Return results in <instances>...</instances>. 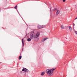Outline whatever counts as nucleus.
<instances>
[{
	"label": "nucleus",
	"instance_id": "obj_18",
	"mask_svg": "<svg viewBox=\"0 0 77 77\" xmlns=\"http://www.w3.org/2000/svg\"><path fill=\"white\" fill-rule=\"evenodd\" d=\"M63 2H65V1H66V0H63Z\"/></svg>",
	"mask_w": 77,
	"mask_h": 77
},
{
	"label": "nucleus",
	"instance_id": "obj_24",
	"mask_svg": "<svg viewBox=\"0 0 77 77\" xmlns=\"http://www.w3.org/2000/svg\"><path fill=\"white\" fill-rule=\"evenodd\" d=\"M17 12H18V14H20V13H19V12H18V11H17Z\"/></svg>",
	"mask_w": 77,
	"mask_h": 77
},
{
	"label": "nucleus",
	"instance_id": "obj_13",
	"mask_svg": "<svg viewBox=\"0 0 77 77\" xmlns=\"http://www.w3.org/2000/svg\"><path fill=\"white\" fill-rule=\"evenodd\" d=\"M21 57H22L21 56H20L19 57V60L21 59Z\"/></svg>",
	"mask_w": 77,
	"mask_h": 77
},
{
	"label": "nucleus",
	"instance_id": "obj_2",
	"mask_svg": "<svg viewBox=\"0 0 77 77\" xmlns=\"http://www.w3.org/2000/svg\"><path fill=\"white\" fill-rule=\"evenodd\" d=\"M47 71H48L47 72V73L49 75V76H52L53 75V74L52 73V72L51 71V70H49V69H47Z\"/></svg>",
	"mask_w": 77,
	"mask_h": 77
},
{
	"label": "nucleus",
	"instance_id": "obj_17",
	"mask_svg": "<svg viewBox=\"0 0 77 77\" xmlns=\"http://www.w3.org/2000/svg\"><path fill=\"white\" fill-rule=\"evenodd\" d=\"M54 10H55V11H57V8H55L54 9Z\"/></svg>",
	"mask_w": 77,
	"mask_h": 77
},
{
	"label": "nucleus",
	"instance_id": "obj_21",
	"mask_svg": "<svg viewBox=\"0 0 77 77\" xmlns=\"http://www.w3.org/2000/svg\"><path fill=\"white\" fill-rule=\"evenodd\" d=\"M55 11V10L54 9V10H53V11Z\"/></svg>",
	"mask_w": 77,
	"mask_h": 77
},
{
	"label": "nucleus",
	"instance_id": "obj_7",
	"mask_svg": "<svg viewBox=\"0 0 77 77\" xmlns=\"http://www.w3.org/2000/svg\"><path fill=\"white\" fill-rule=\"evenodd\" d=\"M59 13H60V11L59 10H57L56 12V15H57Z\"/></svg>",
	"mask_w": 77,
	"mask_h": 77
},
{
	"label": "nucleus",
	"instance_id": "obj_3",
	"mask_svg": "<svg viewBox=\"0 0 77 77\" xmlns=\"http://www.w3.org/2000/svg\"><path fill=\"white\" fill-rule=\"evenodd\" d=\"M36 35H35V34H31L30 35V37L32 39L34 40V39H35L36 37H35Z\"/></svg>",
	"mask_w": 77,
	"mask_h": 77
},
{
	"label": "nucleus",
	"instance_id": "obj_14",
	"mask_svg": "<svg viewBox=\"0 0 77 77\" xmlns=\"http://www.w3.org/2000/svg\"><path fill=\"white\" fill-rule=\"evenodd\" d=\"M56 69V68L55 69H50V70H51V71H54Z\"/></svg>",
	"mask_w": 77,
	"mask_h": 77
},
{
	"label": "nucleus",
	"instance_id": "obj_15",
	"mask_svg": "<svg viewBox=\"0 0 77 77\" xmlns=\"http://www.w3.org/2000/svg\"><path fill=\"white\" fill-rule=\"evenodd\" d=\"M73 29H74V26H75V24L74 23H73Z\"/></svg>",
	"mask_w": 77,
	"mask_h": 77
},
{
	"label": "nucleus",
	"instance_id": "obj_26",
	"mask_svg": "<svg viewBox=\"0 0 77 77\" xmlns=\"http://www.w3.org/2000/svg\"><path fill=\"white\" fill-rule=\"evenodd\" d=\"M21 18H22V19L23 20V18L22 17H21Z\"/></svg>",
	"mask_w": 77,
	"mask_h": 77
},
{
	"label": "nucleus",
	"instance_id": "obj_19",
	"mask_svg": "<svg viewBox=\"0 0 77 77\" xmlns=\"http://www.w3.org/2000/svg\"><path fill=\"white\" fill-rule=\"evenodd\" d=\"M50 12H51V8H50Z\"/></svg>",
	"mask_w": 77,
	"mask_h": 77
},
{
	"label": "nucleus",
	"instance_id": "obj_1",
	"mask_svg": "<svg viewBox=\"0 0 77 77\" xmlns=\"http://www.w3.org/2000/svg\"><path fill=\"white\" fill-rule=\"evenodd\" d=\"M40 35V33H39V32H37L35 35V38H34L33 40H35V41L36 42L38 41V40L39 39V38H38V37Z\"/></svg>",
	"mask_w": 77,
	"mask_h": 77
},
{
	"label": "nucleus",
	"instance_id": "obj_6",
	"mask_svg": "<svg viewBox=\"0 0 77 77\" xmlns=\"http://www.w3.org/2000/svg\"><path fill=\"white\" fill-rule=\"evenodd\" d=\"M22 46L23 47L24 46V42H25L23 38L22 39Z\"/></svg>",
	"mask_w": 77,
	"mask_h": 77
},
{
	"label": "nucleus",
	"instance_id": "obj_11",
	"mask_svg": "<svg viewBox=\"0 0 77 77\" xmlns=\"http://www.w3.org/2000/svg\"><path fill=\"white\" fill-rule=\"evenodd\" d=\"M27 41L29 42V41H31V38H29L27 39Z\"/></svg>",
	"mask_w": 77,
	"mask_h": 77
},
{
	"label": "nucleus",
	"instance_id": "obj_29",
	"mask_svg": "<svg viewBox=\"0 0 77 77\" xmlns=\"http://www.w3.org/2000/svg\"><path fill=\"white\" fill-rule=\"evenodd\" d=\"M46 4L47 5H48L47 4Z\"/></svg>",
	"mask_w": 77,
	"mask_h": 77
},
{
	"label": "nucleus",
	"instance_id": "obj_5",
	"mask_svg": "<svg viewBox=\"0 0 77 77\" xmlns=\"http://www.w3.org/2000/svg\"><path fill=\"white\" fill-rule=\"evenodd\" d=\"M48 39V38H43L42 39V42H44L45 40H46V39Z\"/></svg>",
	"mask_w": 77,
	"mask_h": 77
},
{
	"label": "nucleus",
	"instance_id": "obj_10",
	"mask_svg": "<svg viewBox=\"0 0 77 77\" xmlns=\"http://www.w3.org/2000/svg\"><path fill=\"white\" fill-rule=\"evenodd\" d=\"M45 74V72H42L41 73V75H44Z\"/></svg>",
	"mask_w": 77,
	"mask_h": 77
},
{
	"label": "nucleus",
	"instance_id": "obj_27",
	"mask_svg": "<svg viewBox=\"0 0 77 77\" xmlns=\"http://www.w3.org/2000/svg\"><path fill=\"white\" fill-rule=\"evenodd\" d=\"M23 49H22V51H23Z\"/></svg>",
	"mask_w": 77,
	"mask_h": 77
},
{
	"label": "nucleus",
	"instance_id": "obj_28",
	"mask_svg": "<svg viewBox=\"0 0 77 77\" xmlns=\"http://www.w3.org/2000/svg\"><path fill=\"white\" fill-rule=\"evenodd\" d=\"M76 12H77V10L76 11Z\"/></svg>",
	"mask_w": 77,
	"mask_h": 77
},
{
	"label": "nucleus",
	"instance_id": "obj_22",
	"mask_svg": "<svg viewBox=\"0 0 77 77\" xmlns=\"http://www.w3.org/2000/svg\"><path fill=\"white\" fill-rule=\"evenodd\" d=\"M0 12H1V8H0Z\"/></svg>",
	"mask_w": 77,
	"mask_h": 77
},
{
	"label": "nucleus",
	"instance_id": "obj_23",
	"mask_svg": "<svg viewBox=\"0 0 77 77\" xmlns=\"http://www.w3.org/2000/svg\"><path fill=\"white\" fill-rule=\"evenodd\" d=\"M77 17H76L75 18V20H77Z\"/></svg>",
	"mask_w": 77,
	"mask_h": 77
},
{
	"label": "nucleus",
	"instance_id": "obj_4",
	"mask_svg": "<svg viewBox=\"0 0 77 77\" xmlns=\"http://www.w3.org/2000/svg\"><path fill=\"white\" fill-rule=\"evenodd\" d=\"M22 71H24L25 72H28L29 71V70L27 69L24 68L22 70Z\"/></svg>",
	"mask_w": 77,
	"mask_h": 77
},
{
	"label": "nucleus",
	"instance_id": "obj_16",
	"mask_svg": "<svg viewBox=\"0 0 77 77\" xmlns=\"http://www.w3.org/2000/svg\"><path fill=\"white\" fill-rule=\"evenodd\" d=\"M17 5H16L14 7L15 9H17Z\"/></svg>",
	"mask_w": 77,
	"mask_h": 77
},
{
	"label": "nucleus",
	"instance_id": "obj_20",
	"mask_svg": "<svg viewBox=\"0 0 77 77\" xmlns=\"http://www.w3.org/2000/svg\"><path fill=\"white\" fill-rule=\"evenodd\" d=\"M75 32L76 33V34H77V31H75Z\"/></svg>",
	"mask_w": 77,
	"mask_h": 77
},
{
	"label": "nucleus",
	"instance_id": "obj_8",
	"mask_svg": "<svg viewBox=\"0 0 77 77\" xmlns=\"http://www.w3.org/2000/svg\"><path fill=\"white\" fill-rule=\"evenodd\" d=\"M38 29H42V28H43V27L42 26H37Z\"/></svg>",
	"mask_w": 77,
	"mask_h": 77
},
{
	"label": "nucleus",
	"instance_id": "obj_12",
	"mask_svg": "<svg viewBox=\"0 0 77 77\" xmlns=\"http://www.w3.org/2000/svg\"><path fill=\"white\" fill-rule=\"evenodd\" d=\"M61 29H65V27L63 26H61Z\"/></svg>",
	"mask_w": 77,
	"mask_h": 77
},
{
	"label": "nucleus",
	"instance_id": "obj_9",
	"mask_svg": "<svg viewBox=\"0 0 77 77\" xmlns=\"http://www.w3.org/2000/svg\"><path fill=\"white\" fill-rule=\"evenodd\" d=\"M69 28L70 31H72V27H71L70 26H69Z\"/></svg>",
	"mask_w": 77,
	"mask_h": 77
},
{
	"label": "nucleus",
	"instance_id": "obj_25",
	"mask_svg": "<svg viewBox=\"0 0 77 77\" xmlns=\"http://www.w3.org/2000/svg\"><path fill=\"white\" fill-rule=\"evenodd\" d=\"M32 33H34V32H32Z\"/></svg>",
	"mask_w": 77,
	"mask_h": 77
}]
</instances>
